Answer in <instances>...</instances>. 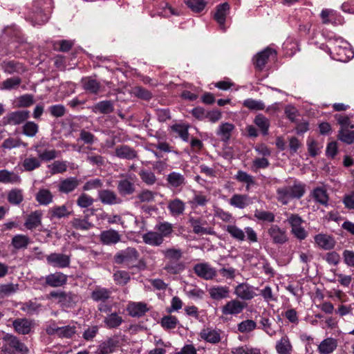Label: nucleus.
I'll list each match as a JSON object with an SVG mask.
<instances>
[{
    "mask_svg": "<svg viewBox=\"0 0 354 354\" xmlns=\"http://www.w3.org/2000/svg\"><path fill=\"white\" fill-rule=\"evenodd\" d=\"M189 222L193 228V232L197 234H213L214 231L211 227L206 228L202 226L203 223L200 218H190Z\"/></svg>",
    "mask_w": 354,
    "mask_h": 354,
    "instance_id": "39",
    "label": "nucleus"
},
{
    "mask_svg": "<svg viewBox=\"0 0 354 354\" xmlns=\"http://www.w3.org/2000/svg\"><path fill=\"white\" fill-rule=\"evenodd\" d=\"M48 334L56 333L59 337H71L76 332L75 326H66L64 327L49 328L47 329Z\"/></svg>",
    "mask_w": 354,
    "mask_h": 354,
    "instance_id": "36",
    "label": "nucleus"
},
{
    "mask_svg": "<svg viewBox=\"0 0 354 354\" xmlns=\"http://www.w3.org/2000/svg\"><path fill=\"white\" fill-rule=\"evenodd\" d=\"M246 304L237 299H231L227 301L221 308L223 315L226 317L228 316H236L241 313Z\"/></svg>",
    "mask_w": 354,
    "mask_h": 354,
    "instance_id": "7",
    "label": "nucleus"
},
{
    "mask_svg": "<svg viewBox=\"0 0 354 354\" xmlns=\"http://www.w3.org/2000/svg\"><path fill=\"white\" fill-rule=\"evenodd\" d=\"M19 290V285L17 283H6L0 285V296L1 297H8Z\"/></svg>",
    "mask_w": 354,
    "mask_h": 354,
    "instance_id": "60",
    "label": "nucleus"
},
{
    "mask_svg": "<svg viewBox=\"0 0 354 354\" xmlns=\"http://www.w3.org/2000/svg\"><path fill=\"white\" fill-rule=\"evenodd\" d=\"M143 241L152 246H159L163 243V239L157 231H150L142 235Z\"/></svg>",
    "mask_w": 354,
    "mask_h": 354,
    "instance_id": "37",
    "label": "nucleus"
},
{
    "mask_svg": "<svg viewBox=\"0 0 354 354\" xmlns=\"http://www.w3.org/2000/svg\"><path fill=\"white\" fill-rule=\"evenodd\" d=\"M222 335L223 332L221 330L212 327L204 328L199 333V336L201 339L212 344H216L221 342Z\"/></svg>",
    "mask_w": 354,
    "mask_h": 354,
    "instance_id": "9",
    "label": "nucleus"
},
{
    "mask_svg": "<svg viewBox=\"0 0 354 354\" xmlns=\"http://www.w3.org/2000/svg\"><path fill=\"white\" fill-rule=\"evenodd\" d=\"M313 196L319 203L326 206L328 205V196L325 189L322 187L315 188L313 190Z\"/></svg>",
    "mask_w": 354,
    "mask_h": 354,
    "instance_id": "56",
    "label": "nucleus"
},
{
    "mask_svg": "<svg viewBox=\"0 0 354 354\" xmlns=\"http://www.w3.org/2000/svg\"><path fill=\"white\" fill-rule=\"evenodd\" d=\"M46 145L47 144L41 142L33 146V148L41 161H50L54 160L58 156L59 153V151H56L55 149H46L42 150L41 148L46 147Z\"/></svg>",
    "mask_w": 354,
    "mask_h": 354,
    "instance_id": "15",
    "label": "nucleus"
},
{
    "mask_svg": "<svg viewBox=\"0 0 354 354\" xmlns=\"http://www.w3.org/2000/svg\"><path fill=\"white\" fill-rule=\"evenodd\" d=\"M331 57L337 61L346 62L353 57L354 53L349 44L342 38H335L328 41Z\"/></svg>",
    "mask_w": 354,
    "mask_h": 354,
    "instance_id": "1",
    "label": "nucleus"
},
{
    "mask_svg": "<svg viewBox=\"0 0 354 354\" xmlns=\"http://www.w3.org/2000/svg\"><path fill=\"white\" fill-rule=\"evenodd\" d=\"M98 198L103 204L115 205L121 203V199L117 194L109 189H102L98 192Z\"/></svg>",
    "mask_w": 354,
    "mask_h": 354,
    "instance_id": "22",
    "label": "nucleus"
},
{
    "mask_svg": "<svg viewBox=\"0 0 354 354\" xmlns=\"http://www.w3.org/2000/svg\"><path fill=\"white\" fill-rule=\"evenodd\" d=\"M224 230L232 239L239 242L244 241L245 240V236L250 243H256L258 241L257 234L251 227H246L244 228V230H243L237 225L230 224L225 226Z\"/></svg>",
    "mask_w": 354,
    "mask_h": 354,
    "instance_id": "2",
    "label": "nucleus"
},
{
    "mask_svg": "<svg viewBox=\"0 0 354 354\" xmlns=\"http://www.w3.org/2000/svg\"><path fill=\"white\" fill-rule=\"evenodd\" d=\"M185 264L179 261H168L164 269L169 274H176L181 272L185 270Z\"/></svg>",
    "mask_w": 354,
    "mask_h": 354,
    "instance_id": "48",
    "label": "nucleus"
},
{
    "mask_svg": "<svg viewBox=\"0 0 354 354\" xmlns=\"http://www.w3.org/2000/svg\"><path fill=\"white\" fill-rule=\"evenodd\" d=\"M113 104L109 100H103L95 104L93 111L95 113L108 114L113 111Z\"/></svg>",
    "mask_w": 354,
    "mask_h": 354,
    "instance_id": "42",
    "label": "nucleus"
},
{
    "mask_svg": "<svg viewBox=\"0 0 354 354\" xmlns=\"http://www.w3.org/2000/svg\"><path fill=\"white\" fill-rule=\"evenodd\" d=\"M234 129L235 126L232 123L223 122L218 127L216 135L220 138L221 141L227 142Z\"/></svg>",
    "mask_w": 354,
    "mask_h": 354,
    "instance_id": "23",
    "label": "nucleus"
},
{
    "mask_svg": "<svg viewBox=\"0 0 354 354\" xmlns=\"http://www.w3.org/2000/svg\"><path fill=\"white\" fill-rule=\"evenodd\" d=\"M122 339L118 336H113L102 342L98 346L97 354H111L115 352L120 346Z\"/></svg>",
    "mask_w": 354,
    "mask_h": 354,
    "instance_id": "11",
    "label": "nucleus"
},
{
    "mask_svg": "<svg viewBox=\"0 0 354 354\" xmlns=\"http://www.w3.org/2000/svg\"><path fill=\"white\" fill-rule=\"evenodd\" d=\"M229 8L230 6L227 3L219 5L214 15L215 20L218 22L221 28L223 30H225V22Z\"/></svg>",
    "mask_w": 354,
    "mask_h": 354,
    "instance_id": "38",
    "label": "nucleus"
},
{
    "mask_svg": "<svg viewBox=\"0 0 354 354\" xmlns=\"http://www.w3.org/2000/svg\"><path fill=\"white\" fill-rule=\"evenodd\" d=\"M337 339L333 337H327L319 344L317 351L319 354H331L337 349Z\"/></svg>",
    "mask_w": 354,
    "mask_h": 354,
    "instance_id": "19",
    "label": "nucleus"
},
{
    "mask_svg": "<svg viewBox=\"0 0 354 354\" xmlns=\"http://www.w3.org/2000/svg\"><path fill=\"white\" fill-rule=\"evenodd\" d=\"M338 138L346 144H352L354 142V131L348 129H341L339 131Z\"/></svg>",
    "mask_w": 354,
    "mask_h": 354,
    "instance_id": "61",
    "label": "nucleus"
},
{
    "mask_svg": "<svg viewBox=\"0 0 354 354\" xmlns=\"http://www.w3.org/2000/svg\"><path fill=\"white\" fill-rule=\"evenodd\" d=\"M261 329L263 330L267 335L272 337L276 335V330L272 327L271 320L267 316H262L259 322Z\"/></svg>",
    "mask_w": 354,
    "mask_h": 354,
    "instance_id": "54",
    "label": "nucleus"
},
{
    "mask_svg": "<svg viewBox=\"0 0 354 354\" xmlns=\"http://www.w3.org/2000/svg\"><path fill=\"white\" fill-rule=\"evenodd\" d=\"M42 217L41 210L33 211L27 216L24 226L29 230H35L41 225Z\"/></svg>",
    "mask_w": 354,
    "mask_h": 354,
    "instance_id": "18",
    "label": "nucleus"
},
{
    "mask_svg": "<svg viewBox=\"0 0 354 354\" xmlns=\"http://www.w3.org/2000/svg\"><path fill=\"white\" fill-rule=\"evenodd\" d=\"M79 185V180L75 177H70L60 180L58 185V191L63 194L73 192Z\"/></svg>",
    "mask_w": 354,
    "mask_h": 354,
    "instance_id": "24",
    "label": "nucleus"
},
{
    "mask_svg": "<svg viewBox=\"0 0 354 354\" xmlns=\"http://www.w3.org/2000/svg\"><path fill=\"white\" fill-rule=\"evenodd\" d=\"M51 174H62L67 170V162L56 160L48 166Z\"/></svg>",
    "mask_w": 354,
    "mask_h": 354,
    "instance_id": "58",
    "label": "nucleus"
},
{
    "mask_svg": "<svg viewBox=\"0 0 354 354\" xmlns=\"http://www.w3.org/2000/svg\"><path fill=\"white\" fill-rule=\"evenodd\" d=\"M47 263L55 268H64L69 266L70 256L61 253H51L46 257Z\"/></svg>",
    "mask_w": 354,
    "mask_h": 354,
    "instance_id": "13",
    "label": "nucleus"
},
{
    "mask_svg": "<svg viewBox=\"0 0 354 354\" xmlns=\"http://www.w3.org/2000/svg\"><path fill=\"white\" fill-rule=\"evenodd\" d=\"M111 291L104 288H96L91 293V298L96 301H105L110 297Z\"/></svg>",
    "mask_w": 354,
    "mask_h": 354,
    "instance_id": "46",
    "label": "nucleus"
},
{
    "mask_svg": "<svg viewBox=\"0 0 354 354\" xmlns=\"http://www.w3.org/2000/svg\"><path fill=\"white\" fill-rule=\"evenodd\" d=\"M21 181V177L17 173L7 169L0 170V183L19 184Z\"/></svg>",
    "mask_w": 354,
    "mask_h": 354,
    "instance_id": "29",
    "label": "nucleus"
},
{
    "mask_svg": "<svg viewBox=\"0 0 354 354\" xmlns=\"http://www.w3.org/2000/svg\"><path fill=\"white\" fill-rule=\"evenodd\" d=\"M174 132L176 133L184 141L188 140V126L185 124H174L171 127Z\"/></svg>",
    "mask_w": 354,
    "mask_h": 354,
    "instance_id": "64",
    "label": "nucleus"
},
{
    "mask_svg": "<svg viewBox=\"0 0 354 354\" xmlns=\"http://www.w3.org/2000/svg\"><path fill=\"white\" fill-rule=\"evenodd\" d=\"M162 253L169 261H179L183 257L182 250L175 248H167Z\"/></svg>",
    "mask_w": 354,
    "mask_h": 354,
    "instance_id": "44",
    "label": "nucleus"
},
{
    "mask_svg": "<svg viewBox=\"0 0 354 354\" xmlns=\"http://www.w3.org/2000/svg\"><path fill=\"white\" fill-rule=\"evenodd\" d=\"M243 105L250 111H261L265 109V104L261 100L248 98L243 102Z\"/></svg>",
    "mask_w": 354,
    "mask_h": 354,
    "instance_id": "59",
    "label": "nucleus"
},
{
    "mask_svg": "<svg viewBox=\"0 0 354 354\" xmlns=\"http://www.w3.org/2000/svg\"><path fill=\"white\" fill-rule=\"evenodd\" d=\"M286 221L290 227V232L299 241L306 239L308 235V231L302 225L304 221L300 216L296 214L288 215Z\"/></svg>",
    "mask_w": 354,
    "mask_h": 354,
    "instance_id": "4",
    "label": "nucleus"
},
{
    "mask_svg": "<svg viewBox=\"0 0 354 354\" xmlns=\"http://www.w3.org/2000/svg\"><path fill=\"white\" fill-rule=\"evenodd\" d=\"M12 245L17 250L26 248L30 243V239L24 234H17L12 239Z\"/></svg>",
    "mask_w": 354,
    "mask_h": 354,
    "instance_id": "49",
    "label": "nucleus"
},
{
    "mask_svg": "<svg viewBox=\"0 0 354 354\" xmlns=\"http://www.w3.org/2000/svg\"><path fill=\"white\" fill-rule=\"evenodd\" d=\"M193 270L198 277L205 280L213 279L217 275L216 268L207 263H196L194 266Z\"/></svg>",
    "mask_w": 354,
    "mask_h": 354,
    "instance_id": "10",
    "label": "nucleus"
},
{
    "mask_svg": "<svg viewBox=\"0 0 354 354\" xmlns=\"http://www.w3.org/2000/svg\"><path fill=\"white\" fill-rule=\"evenodd\" d=\"M46 285L50 287H59L66 283L67 276L62 272H56L45 277Z\"/></svg>",
    "mask_w": 354,
    "mask_h": 354,
    "instance_id": "21",
    "label": "nucleus"
},
{
    "mask_svg": "<svg viewBox=\"0 0 354 354\" xmlns=\"http://www.w3.org/2000/svg\"><path fill=\"white\" fill-rule=\"evenodd\" d=\"M230 288L226 286H214L208 289L209 297L214 300H221L230 297Z\"/></svg>",
    "mask_w": 354,
    "mask_h": 354,
    "instance_id": "20",
    "label": "nucleus"
},
{
    "mask_svg": "<svg viewBox=\"0 0 354 354\" xmlns=\"http://www.w3.org/2000/svg\"><path fill=\"white\" fill-rule=\"evenodd\" d=\"M142 180L148 185H152L156 182V177L154 174L149 170L142 169L139 172Z\"/></svg>",
    "mask_w": 354,
    "mask_h": 354,
    "instance_id": "63",
    "label": "nucleus"
},
{
    "mask_svg": "<svg viewBox=\"0 0 354 354\" xmlns=\"http://www.w3.org/2000/svg\"><path fill=\"white\" fill-rule=\"evenodd\" d=\"M29 117L28 111H18L8 114L6 119L7 123L12 125H17L22 123Z\"/></svg>",
    "mask_w": 354,
    "mask_h": 354,
    "instance_id": "30",
    "label": "nucleus"
},
{
    "mask_svg": "<svg viewBox=\"0 0 354 354\" xmlns=\"http://www.w3.org/2000/svg\"><path fill=\"white\" fill-rule=\"evenodd\" d=\"M139 258L138 252L133 248H127L115 255L117 263H123L128 266H133Z\"/></svg>",
    "mask_w": 354,
    "mask_h": 354,
    "instance_id": "5",
    "label": "nucleus"
},
{
    "mask_svg": "<svg viewBox=\"0 0 354 354\" xmlns=\"http://www.w3.org/2000/svg\"><path fill=\"white\" fill-rule=\"evenodd\" d=\"M53 194L46 188H41L35 194L36 201L41 205H48L53 202Z\"/></svg>",
    "mask_w": 354,
    "mask_h": 354,
    "instance_id": "27",
    "label": "nucleus"
},
{
    "mask_svg": "<svg viewBox=\"0 0 354 354\" xmlns=\"http://www.w3.org/2000/svg\"><path fill=\"white\" fill-rule=\"evenodd\" d=\"M21 145L26 147L27 144L21 141L20 138L9 137L4 140L1 145V147L5 149H12L19 147Z\"/></svg>",
    "mask_w": 354,
    "mask_h": 354,
    "instance_id": "55",
    "label": "nucleus"
},
{
    "mask_svg": "<svg viewBox=\"0 0 354 354\" xmlns=\"http://www.w3.org/2000/svg\"><path fill=\"white\" fill-rule=\"evenodd\" d=\"M118 189L122 195H129L134 192L135 187L132 183L125 179L119 181Z\"/></svg>",
    "mask_w": 354,
    "mask_h": 354,
    "instance_id": "57",
    "label": "nucleus"
},
{
    "mask_svg": "<svg viewBox=\"0 0 354 354\" xmlns=\"http://www.w3.org/2000/svg\"><path fill=\"white\" fill-rule=\"evenodd\" d=\"M254 123L259 127L263 135L268 133L270 120L262 114H258L254 119Z\"/></svg>",
    "mask_w": 354,
    "mask_h": 354,
    "instance_id": "43",
    "label": "nucleus"
},
{
    "mask_svg": "<svg viewBox=\"0 0 354 354\" xmlns=\"http://www.w3.org/2000/svg\"><path fill=\"white\" fill-rule=\"evenodd\" d=\"M257 288L248 283H241L235 286L234 294L241 300L249 301L257 295Z\"/></svg>",
    "mask_w": 354,
    "mask_h": 354,
    "instance_id": "8",
    "label": "nucleus"
},
{
    "mask_svg": "<svg viewBox=\"0 0 354 354\" xmlns=\"http://www.w3.org/2000/svg\"><path fill=\"white\" fill-rule=\"evenodd\" d=\"M155 230L164 239L165 237L170 236L173 232V225L169 222H160L155 226Z\"/></svg>",
    "mask_w": 354,
    "mask_h": 354,
    "instance_id": "50",
    "label": "nucleus"
},
{
    "mask_svg": "<svg viewBox=\"0 0 354 354\" xmlns=\"http://www.w3.org/2000/svg\"><path fill=\"white\" fill-rule=\"evenodd\" d=\"M315 243L319 248L325 250L333 249L335 245V239L327 234L319 233L314 237Z\"/></svg>",
    "mask_w": 354,
    "mask_h": 354,
    "instance_id": "16",
    "label": "nucleus"
},
{
    "mask_svg": "<svg viewBox=\"0 0 354 354\" xmlns=\"http://www.w3.org/2000/svg\"><path fill=\"white\" fill-rule=\"evenodd\" d=\"M115 155L120 158L131 160L137 156V153L129 146L122 145L115 149Z\"/></svg>",
    "mask_w": 354,
    "mask_h": 354,
    "instance_id": "40",
    "label": "nucleus"
},
{
    "mask_svg": "<svg viewBox=\"0 0 354 354\" xmlns=\"http://www.w3.org/2000/svg\"><path fill=\"white\" fill-rule=\"evenodd\" d=\"M7 200L12 205H19L24 201L23 190L19 188L10 189L8 192Z\"/></svg>",
    "mask_w": 354,
    "mask_h": 354,
    "instance_id": "41",
    "label": "nucleus"
},
{
    "mask_svg": "<svg viewBox=\"0 0 354 354\" xmlns=\"http://www.w3.org/2000/svg\"><path fill=\"white\" fill-rule=\"evenodd\" d=\"M70 223L73 228L80 230H88L93 227V224L88 221L87 217L73 218Z\"/></svg>",
    "mask_w": 354,
    "mask_h": 354,
    "instance_id": "45",
    "label": "nucleus"
},
{
    "mask_svg": "<svg viewBox=\"0 0 354 354\" xmlns=\"http://www.w3.org/2000/svg\"><path fill=\"white\" fill-rule=\"evenodd\" d=\"M167 208L172 216L183 215L185 210V203L179 198H174L168 203Z\"/></svg>",
    "mask_w": 354,
    "mask_h": 354,
    "instance_id": "26",
    "label": "nucleus"
},
{
    "mask_svg": "<svg viewBox=\"0 0 354 354\" xmlns=\"http://www.w3.org/2000/svg\"><path fill=\"white\" fill-rule=\"evenodd\" d=\"M275 349L278 354H291L292 346L287 335L283 336L276 342Z\"/></svg>",
    "mask_w": 354,
    "mask_h": 354,
    "instance_id": "32",
    "label": "nucleus"
},
{
    "mask_svg": "<svg viewBox=\"0 0 354 354\" xmlns=\"http://www.w3.org/2000/svg\"><path fill=\"white\" fill-rule=\"evenodd\" d=\"M276 51L272 48H267L259 53L254 58V64L256 68L262 70L267 63L268 59L271 55H275Z\"/></svg>",
    "mask_w": 354,
    "mask_h": 354,
    "instance_id": "25",
    "label": "nucleus"
},
{
    "mask_svg": "<svg viewBox=\"0 0 354 354\" xmlns=\"http://www.w3.org/2000/svg\"><path fill=\"white\" fill-rule=\"evenodd\" d=\"M12 325L17 333L26 335L30 332L33 326V323L32 321L26 318L17 319L13 322Z\"/></svg>",
    "mask_w": 354,
    "mask_h": 354,
    "instance_id": "28",
    "label": "nucleus"
},
{
    "mask_svg": "<svg viewBox=\"0 0 354 354\" xmlns=\"http://www.w3.org/2000/svg\"><path fill=\"white\" fill-rule=\"evenodd\" d=\"M83 88L87 92L96 94L101 90V85L96 80L88 77L82 80Z\"/></svg>",
    "mask_w": 354,
    "mask_h": 354,
    "instance_id": "34",
    "label": "nucleus"
},
{
    "mask_svg": "<svg viewBox=\"0 0 354 354\" xmlns=\"http://www.w3.org/2000/svg\"><path fill=\"white\" fill-rule=\"evenodd\" d=\"M127 310L132 317H141L149 310L146 304L142 302H130Z\"/></svg>",
    "mask_w": 354,
    "mask_h": 354,
    "instance_id": "31",
    "label": "nucleus"
},
{
    "mask_svg": "<svg viewBox=\"0 0 354 354\" xmlns=\"http://www.w3.org/2000/svg\"><path fill=\"white\" fill-rule=\"evenodd\" d=\"M121 238L122 235L113 229L104 230L100 234V240L104 245H115L120 242Z\"/></svg>",
    "mask_w": 354,
    "mask_h": 354,
    "instance_id": "17",
    "label": "nucleus"
},
{
    "mask_svg": "<svg viewBox=\"0 0 354 354\" xmlns=\"http://www.w3.org/2000/svg\"><path fill=\"white\" fill-rule=\"evenodd\" d=\"M167 180L171 187L178 188L184 186L186 183L185 176L180 173L173 171L168 174Z\"/></svg>",
    "mask_w": 354,
    "mask_h": 354,
    "instance_id": "35",
    "label": "nucleus"
},
{
    "mask_svg": "<svg viewBox=\"0 0 354 354\" xmlns=\"http://www.w3.org/2000/svg\"><path fill=\"white\" fill-rule=\"evenodd\" d=\"M304 193V185L301 183H295L292 186L280 187L277 190V199L283 205L288 204L292 198H301Z\"/></svg>",
    "mask_w": 354,
    "mask_h": 354,
    "instance_id": "3",
    "label": "nucleus"
},
{
    "mask_svg": "<svg viewBox=\"0 0 354 354\" xmlns=\"http://www.w3.org/2000/svg\"><path fill=\"white\" fill-rule=\"evenodd\" d=\"M230 204L239 209H244L251 203L250 199L245 194H234L230 199Z\"/></svg>",
    "mask_w": 354,
    "mask_h": 354,
    "instance_id": "33",
    "label": "nucleus"
},
{
    "mask_svg": "<svg viewBox=\"0 0 354 354\" xmlns=\"http://www.w3.org/2000/svg\"><path fill=\"white\" fill-rule=\"evenodd\" d=\"M210 198L203 194L202 192H194L192 199L190 201V204L193 207H204L209 201Z\"/></svg>",
    "mask_w": 354,
    "mask_h": 354,
    "instance_id": "52",
    "label": "nucleus"
},
{
    "mask_svg": "<svg viewBox=\"0 0 354 354\" xmlns=\"http://www.w3.org/2000/svg\"><path fill=\"white\" fill-rule=\"evenodd\" d=\"M257 327L256 322L252 319H245L238 324L237 330L241 333H249L254 330Z\"/></svg>",
    "mask_w": 354,
    "mask_h": 354,
    "instance_id": "47",
    "label": "nucleus"
},
{
    "mask_svg": "<svg viewBox=\"0 0 354 354\" xmlns=\"http://www.w3.org/2000/svg\"><path fill=\"white\" fill-rule=\"evenodd\" d=\"M72 213V207L68 204L54 205L48 209V215L50 219L68 218Z\"/></svg>",
    "mask_w": 354,
    "mask_h": 354,
    "instance_id": "14",
    "label": "nucleus"
},
{
    "mask_svg": "<svg viewBox=\"0 0 354 354\" xmlns=\"http://www.w3.org/2000/svg\"><path fill=\"white\" fill-rule=\"evenodd\" d=\"M3 340L2 352L10 353L11 348L15 349L17 351L21 353V354H26L28 351V348L13 335L8 334L3 337Z\"/></svg>",
    "mask_w": 354,
    "mask_h": 354,
    "instance_id": "6",
    "label": "nucleus"
},
{
    "mask_svg": "<svg viewBox=\"0 0 354 354\" xmlns=\"http://www.w3.org/2000/svg\"><path fill=\"white\" fill-rule=\"evenodd\" d=\"M22 165L25 171H31L41 166V160L39 157H28L24 160Z\"/></svg>",
    "mask_w": 354,
    "mask_h": 354,
    "instance_id": "53",
    "label": "nucleus"
},
{
    "mask_svg": "<svg viewBox=\"0 0 354 354\" xmlns=\"http://www.w3.org/2000/svg\"><path fill=\"white\" fill-rule=\"evenodd\" d=\"M122 318L118 314L113 313H111L104 319L105 326L109 328H113L118 327L122 323Z\"/></svg>",
    "mask_w": 354,
    "mask_h": 354,
    "instance_id": "51",
    "label": "nucleus"
},
{
    "mask_svg": "<svg viewBox=\"0 0 354 354\" xmlns=\"http://www.w3.org/2000/svg\"><path fill=\"white\" fill-rule=\"evenodd\" d=\"M268 234L274 244L283 245L288 241L287 232L278 225H271L268 229Z\"/></svg>",
    "mask_w": 354,
    "mask_h": 354,
    "instance_id": "12",
    "label": "nucleus"
},
{
    "mask_svg": "<svg viewBox=\"0 0 354 354\" xmlns=\"http://www.w3.org/2000/svg\"><path fill=\"white\" fill-rule=\"evenodd\" d=\"M21 82V80L18 77L8 78L1 83V90H10L17 87Z\"/></svg>",
    "mask_w": 354,
    "mask_h": 354,
    "instance_id": "62",
    "label": "nucleus"
}]
</instances>
